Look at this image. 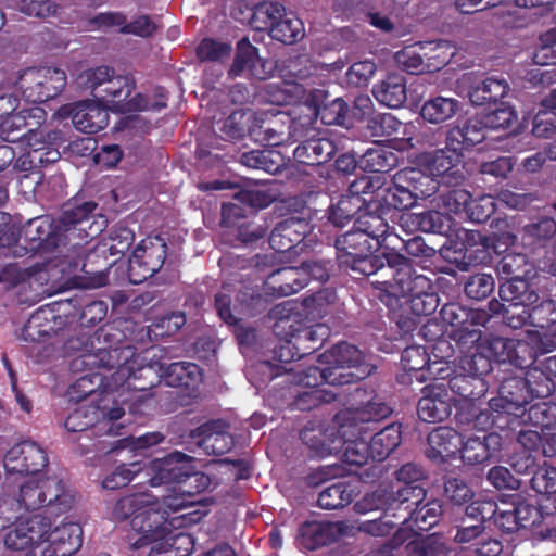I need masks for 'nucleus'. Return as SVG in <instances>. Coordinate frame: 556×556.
I'll return each instance as SVG.
<instances>
[{
	"label": "nucleus",
	"mask_w": 556,
	"mask_h": 556,
	"mask_svg": "<svg viewBox=\"0 0 556 556\" xmlns=\"http://www.w3.org/2000/svg\"><path fill=\"white\" fill-rule=\"evenodd\" d=\"M141 472H143V466L138 462L131 463L128 466L121 465L116 467V469L103 480V488L109 490L123 488Z\"/></svg>",
	"instance_id": "54"
},
{
	"label": "nucleus",
	"mask_w": 556,
	"mask_h": 556,
	"mask_svg": "<svg viewBox=\"0 0 556 556\" xmlns=\"http://www.w3.org/2000/svg\"><path fill=\"white\" fill-rule=\"evenodd\" d=\"M79 78L91 90L93 100L112 112L130 113L154 108L143 94L132 96L135 85L129 77L114 76L113 71L106 66L88 70Z\"/></svg>",
	"instance_id": "5"
},
{
	"label": "nucleus",
	"mask_w": 556,
	"mask_h": 556,
	"mask_svg": "<svg viewBox=\"0 0 556 556\" xmlns=\"http://www.w3.org/2000/svg\"><path fill=\"white\" fill-rule=\"evenodd\" d=\"M404 127V135H407V125H403L394 115L380 113L368 118L367 128L375 137H389L397 134Z\"/></svg>",
	"instance_id": "52"
},
{
	"label": "nucleus",
	"mask_w": 556,
	"mask_h": 556,
	"mask_svg": "<svg viewBox=\"0 0 556 556\" xmlns=\"http://www.w3.org/2000/svg\"><path fill=\"white\" fill-rule=\"evenodd\" d=\"M289 136L294 141L304 139L294 150V159L302 164L318 165L330 160L336 148L331 140L319 137L312 127V117H301L291 122Z\"/></svg>",
	"instance_id": "12"
},
{
	"label": "nucleus",
	"mask_w": 556,
	"mask_h": 556,
	"mask_svg": "<svg viewBox=\"0 0 556 556\" xmlns=\"http://www.w3.org/2000/svg\"><path fill=\"white\" fill-rule=\"evenodd\" d=\"M556 233V223L553 218L544 217L536 223L529 224L523 229L522 240L526 244L551 238Z\"/></svg>",
	"instance_id": "58"
},
{
	"label": "nucleus",
	"mask_w": 556,
	"mask_h": 556,
	"mask_svg": "<svg viewBox=\"0 0 556 556\" xmlns=\"http://www.w3.org/2000/svg\"><path fill=\"white\" fill-rule=\"evenodd\" d=\"M270 279L274 283L280 282L277 289L279 294L283 296L295 293L307 285V278L304 277L301 267L280 268L273 273Z\"/></svg>",
	"instance_id": "44"
},
{
	"label": "nucleus",
	"mask_w": 556,
	"mask_h": 556,
	"mask_svg": "<svg viewBox=\"0 0 556 556\" xmlns=\"http://www.w3.org/2000/svg\"><path fill=\"white\" fill-rule=\"evenodd\" d=\"M191 502L182 494L163 496L162 500L151 493H135L119 498L111 509V519L124 521L130 519L128 542L135 549L151 545L148 556H184L178 543L189 538L173 529L181 525L180 517H170Z\"/></svg>",
	"instance_id": "1"
},
{
	"label": "nucleus",
	"mask_w": 556,
	"mask_h": 556,
	"mask_svg": "<svg viewBox=\"0 0 556 556\" xmlns=\"http://www.w3.org/2000/svg\"><path fill=\"white\" fill-rule=\"evenodd\" d=\"M458 147L452 141H447L445 149L433 152L422 153L418 157V165L422 167V173L430 180L429 176L442 177L447 184L458 182L463 178L460 170L462 154Z\"/></svg>",
	"instance_id": "17"
},
{
	"label": "nucleus",
	"mask_w": 556,
	"mask_h": 556,
	"mask_svg": "<svg viewBox=\"0 0 556 556\" xmlns=\"http://www.w3.org/2000/svg\"><path fill=\"white\" fill-rule=\"evenodd\" d=\"M486 128L484 118H469L463 128H455L448 132L447 141L453 142L454 140H457L458 137H462L463 142H458V146H473L483 141Z\"/></svg>",
	"instance_id": "48"
},
{
	"label": "nucleus",
	"mask_w": 556,
	"mask_h": 556,
	"mask_svg": "<svg viewBox=\"0 0 556 556\" xmlns=\"http://www.w3.org/2000/svg\"><path fill=\"white\" fill-rule=\"evenodd\" d=\"M400 225L407 232L417 230L439 232L442 228V216L439 211H429L420 214L407 212L401 215Z\"/></svg>",
	"instance_id": "40"
},
{
	"label": "nucleus",
	"mask_w": 556,
	"mask_h": 556,
	"mask_svg": "<svg viewBox=\"0 0 556 556\" xmlns=\"http://www.w3.org/2000/svg\"><path fill=\"white\" fill-rule=\"evenodd\" d=\"M519 528H531L533 536L538 540H553L556 538V516L543 515L540 509L526 502L515 505Z\"/></svg>",
	"instance_id": "23"
},
{
	"label": "nucleus",
	"mask_w": 556,
	"mask_h": 556,
	"mask_svg": "<svg viewBox=\"0 0 556 556\" xmlns=\"http://www.w3.org/2000/svg\"><path fill=\"white\" fill-rule=\"evenodd\" d=\"M273 70V64L262 59L257 49L247 38L237 43L235 60L229 70L231 77L243 76L266 79Z\"/></svg>",
	"instance_id": "21"
},
{
	"label": "nucleus",
	"mask_w": 556,
	"mask_h": 556,
	"mask_svg": "<svg viewBox=\"0 0 556 556\" xmlns=\"http://www.w3.org/2000/svg\"><path fill=\"white\" fill-rule=\"evenodd\" d=\"M401 255L400 253L391 250L383 253L382 256L371 255L370 253H365V255L356 256L353 258L351 264H343L342 267L351 268L353 271H357L365 276L379 275V279H375L372 285L384 292L383 288L380 285H377V280H389L395 282L396 271L402 267V265H393L390 263V255Z\"/></svg>",
	"instance_id": "22"
},
{
	"label": "nucleus",
	"mask_w": 556,
	"mask_h": 556,
	"mask_svg": "<svg viewBox=\"0 0 556 556\" xmlns=\"http://www.w3.org/2000/svg\"><path fill=\"white\" fill-rule=\"evenodd\" d=\"M401 443V426L389 425L377 432L370 441L369 448L372 459L378 462L387 458Z\"/></svg>",
	"instance_id": "37"
},
{
	"label": "nucleus",
	"mask_w": 556,
	"mask_h": 556,
	"mask_svg": "<svg viewBox=\"0 0 556 556\" xmlns=\"http://www.w3.org/2000/svg\"><path fill=\"white\" fill-rule=\"evenodd\" d=\"M491 236L482 235L479 231H469L467 240L469 243L481 245L485 252L493 251L496 254L505 252L516 242V235L506 219H497L492 223Z\"/></svg>",
	"instance_id": "27"
},
{
	"label": "nucleus",
	"mask_w": 556,
	"mask_h": 556,
	"mask_svg": "<svg viewBox=\"0 0 556 556\" xmlns=\"http://www.w3.org/2000/svg\"><path fill=\"white\" fill-rule=\"evenodd\" d=\"M402 366L407 371H419L424 370L426 367L429 371L432 370L431 365H429V356L426 352L425 348L420 345H412L406 348L401 357Z\"/></svg>",
	"instance_id": "59"
},
{
	"label": "nucleus",
	"mask_w": 556,
	"mask_h": 556,
	"mask_svg": "<svg viewBox=\"0 0 556 556\" xmlns=\"http://www.w3.org/2000/svg\"><path fill=\"white\" fill-rule=\"evenodd\" d=\"M511 346V339L496 337L482 341L479 344V350H483L491 362L510 363Z\"/></svg>",
	"instance_id": "56"
},
{
	"label": "nucleus",
	"mask_w": 556,
	"mask_h": 556,
	"mask_svg": "<svg viewBox=\"0 0 556 556\" xmlns=\"http://www.w3.org/2000/svg\"><path fill=\"white\" fill-rule=\"evenodd\" d=\"M83 544V529L75 522L56 523L43 514L20 519L4 536V545L26 556H72Z\"/></svg>",
	"instance_id": "3"
},
{
	"label": "nucleus",
	"mask_w": 556,
	"mask_h": 556,
	"mask_svg": "<svg viewBox=\"0 0 556 556\" xmlns=\"http://www.w3.org/2000/svg\"><path fill=\"white\" fill-rule=\"evenodd\" d=\"M136 361L127 362L114 374L115 383L127 384L128 389L146 390L162 379L167 386L194 389L201 381L200 367L193 363L177 362L168 366L150 363L135 370Z\"/></svg>",
	"instance_id": "6"
},
{
	"label": "nucleus",
	"mask_w": 556,
	"mask_h": 556,
	"mask_svg": "<svg viewBox=\"0 0 556 556\" xmlns=\"http://www.w3.org/2000/svg\"><path fill=\"white\" fill-rule=\"evenodd\" d=\"M442 514V506L438 501L429 502L422 506L416 505L407 515L403 516L404 527L413 534L408 540L417 535V531H427L438 523Z\"/></svg>",
	"instance_id": "33"
},
{
	"label": "nucleus",
	"mask_w": 556,
	"mask_h": 556,
	"mask_svg": "<svg viewBox=\"0 0 556 556\" xmlns=\"http://www.w3.org/2000/svg\"><path fill=\"white\" fill-rule=\"evenodd\" d=\"M496 201L491 194H483L468 201L466 214L476 223H483L495 212Z\"/></svg>",
	"instance_id": "57"
},
{
	"label": "nucleus",
	"mask_w": 556,
	"mask_h": 556,
	"mask_svg": "<svg viewBox=\"0 0 556 556\" xmlns=\"http://www.w3.org/2000/svg\"><path fill=\"white\" fill-rule=\"evenodd\" d=\"M295 305L292 302H283L276 305L270 315L276 323L274 331L277 336L287 339H294L296 345L312 343L305 346L306 350H316L329 336V328L324 324H317L308 328L300 329L295 327L299 320V314L294 312Z\"/></svg>",
	"instance_id": "13"
},
{
	"label": "nucleus",
	"mask_w": 556,
	"mask_h": 556,
	"mask_svg": "<svg viewBox=\"0 0 556 556\" xmlns=\"http://www.w3.org/2000/svg\"><path fill=\"white\" fill-rule=\"evenodd\" d=\"M452 410V397L444 386L427 387L417 406L418 417L426 422H440Z\"/></svg>",
	"instance_id": "24"
},
{
	"label": "nucleus",
	"mask_w": 556,
	"mask_h": 556,
	"mask_svg": "<svg viewBox=\"0 0 556 556\" xmlns=\"http://www.w3.org/2000/svg\"><path fill=\"white\" fill-rule=\"evenodd\" d=\"M363 355L354 345L342 342L334 345L319 356L323 367L312 366L300 377L299 382L311 388L298 399L296 405L301 409H308L311 405H304L306 400L315 405L319 401L329 402L334 397L324 399L323 390L315 389L323 383L342 386L359 380L367 375L366 369L359 367Z\"/></svg>",
	"instance_id": "4"
},
{
	"label": "nucleus",
	"mask_w": 556,
	"mask_h": 556,
	"mask_svg": "<svg viewBox=\"0 0 556 556\" xmlns=\"http://www.w3.org/2000/svg\"><path fill=\"white\" fill-rule=\"evenodd\" d=\"M494 279L489 274H477L471 276L465 285L466 294L475 300L488 298L494 290Z\"/></svg>",
	"instance_id": "60"
},
{
	"label": "nucleus",
	"mask_w": 556,
	"mask_h": 556,
	"mask_svg": "<svg viewBox=\"0 0 556 556\" xmlns=\"http://www.w3.org/2000/svg\"><path fill=\"white\" fill-rule=\"evenodd\" d=\"M307 109L312 111V114L306 117H312V119L319 117L326 125L343 124L348 113V105L341 98H336L329 103L317 105L314 109Z\"/></svg>",
	"instance_id": "50"
},
{
	"label": "nucleus",
	"mask_w": 556,
	"mask_h": 556,
	"mask_svg": "<svg viewBox=\"0 0 556 556\" xmlns=\"http://www.w3.org/2000/svg\"><path fill=\"white\" fill-rule=\"evenodd\" d=\"M391 511L402 509L406 515L413 506L420 505L425 497V489L421 485H396L395 490L388 491Z\"/></svg>",
	"instance_id": "41"
},
{
	"label": "nucleus",
	"mask_w": 556,
	"mask_h": 556,
	"mask_svg": "<svg viewBox=\"0 0 556 556\" xmlns=\"http://www.w3.org/2000/svg\"><path fill=\"white\" fill-rule=\"evenodd\" d=\"M483 118L485 126L491 129H506L516 122L517 114L510 105L504 104L485 114Z\"/></svg>",
	"instance_id": "63"
},
{
	"label": "nucleus",
	"mask_w": 556,
	"mask_h": 556,
	"mask_svg": "<svg viewBox=\"0 0 556 556\" xmlns=\"http://www.w3.org/2000/svg\"><path fill=\"white\" fill-rule=\"evenodd\" d=\"M460 109L458 100L438 96L427 100L420 111L421 117L431 124H442L453 118Z\"/></svg>",
	"instance_id": "36"
},
{
	"label": "nucleus",
	"mask_w": 556,
	"mask_h": 556,
	"mask_svg": "<svg viewBox=\"0 0 556 556\" xmlns=\"http://www.w3.org/2000/svg\"><path fill=\"white\" fill-rule=\"evenodd\" d=\"M73 504V496L56 476L31 477L20 484L11 503L12 510H36L42 507L58 513L66 511Z\"/></svg>",
	"instance_id": "9"
},
{
	"label": "nucleus",
	"mask_w": 556,
	"mask_h": 556,
	"mask_svg": "<svg viewBox=\"0 0 556 556\" xmlns=\"http://www.w3.org/2000/svg\"><path fill=\"white\" fill-rule=\"evenodd\" d=\"M109 110L97 100H85L61 106L55 116L59 118L71 117L77 130L86 134H96L108 125Z\"/></svg>",
	"instance_id": "18"
},
{
	"label": "nucleus",
	"mask_w": 556,
	"mask_h": 556,
	"mask_svg": "<svg viewBox=\"0 0 556 556\" xmlns=\"http://www.w3.org/2000/svg\"><path fill=\"white\" fill-rule=\"evenodd\" d=\"M372 94L380 104L399 109L407 99L406 79L397 73L389 74L374 85Z\"/></svg>",
	"instance_id": "30"
},
{
	"label": "nucleus",
	"mask_w": 556,
	"mask_h": 556,
	"mask_svg": "<svg viewBox=\"0 0 556 556\" xmlns=\"http://www.w3.org/2000/svg\"><path fill=\"white\" fill-rule=\"evenodd\" d=\"M500 296L503 302V315L508 326L519 328L531 317L530 306L539 301V295L529 289L525 278H511L500 287Z\"/></svg>",
	"instance_id": "15"
},
{
	"label": "nucleus",
	"mask_w": 556,
	"mask_h": 556,
	"mask_svg": "<svg viewBox=\"0 0 556 556\" xmlns=\"http://www.w3.org/2000/svg\"><path fill=\"white\" fill-rule=\"evenodd\" d=\"M93 208L94 205L92 203H85L75 210L64 212L61 219L54 224L46 217L30 220L25 235L30 241L38 242L31 249H46L50 245L56 247L61 242L62 236L66 240L83 236H96L101 228L92 229L89 215Z\"/></svg>",
	"instance_id": "8"
},
{
	"label": "nucleus",
	"mask_w": 556,
	"mask_h": 556,
	"mask_svg": "<svg viewBox=\"0 0 556 556\" xmlns=\"http://www.w3.org/2000/svg\"><path fill=\"white\" fill-rule=\"evenodd\" d=\"M498 274L506 279L525 278L531 271V265L522 253H508L497 264Z\"/></svg>",
	"instance_id": "51"
},
{
	"label": "nucleus",
	"mask_w": 556,
	"mask_h": 556,
	"mask_svg": "<svg viewBox=\"0 0 556 556\" xmlns=\"http://www.w3.org/2000/svg\"><path fill=\"white\" fill-rule=\"evenodd\" d=\"M358 185H363L362 192L367 193V188H369V180L368 178L364 177L359 179V181L355 185L351 186V194L342 195L341 199L338 201V203L332 206L329 219L332 224L336 226H343V222L339 219V213L344 212L345 218H351L355 213H357L362 205L367 202L366 199L362 198L359 193Z\"/></svg>",
	"instance_id": "35"
},
{
	"label": "nucleus",
	"mask_w": 556,
	"mask_h": 556,
	"mask_svg": "<svg viewBox=\"0 0 556 556\" xmlns=\"http://www.w3.org/2000/svg\"><path fill=\"white\" fill-rule=\"evenodd\" d=\"M390 263L393 265H402L396 271L395 282L389 280H377L386 293V298L396 300L405 299L410 311L416 315H429L435 311L438 306V298L432 292L431 281L424 275L414 273L409 261L403 255H390ZM389 305L390 301L383 299Z\"/></svg>",
	"instance_id": "7"
},
{
	"label": "nucleus",
	"mask_w": 556,
	"mask_h": 556,
	"mask_svg": "<svg viewBox=\"0 0 556 556\" xmlns=\"http://www.w3.org/2000/svg\"><path fill=\"white\" fill-rule=\"evenodd\" d=\"M390 413L388 405L368 401L364 406L340 412L336 417L338 429L317 432L306 428L301 432V439L319 457L342 453L344 463L362 466L371 457L365 441V435L371 431L369 424L388 417Z\"/></svg>",
	"instance_id": "2"
},
{
	"label": "nucleus",
	"mask_w": 556,
	"mask_h": 556,
	"mask_svg": "<svg viewBox=\"0 0 556 556\" xmlns=\"http://www.w3.org/2000/svg\"><path fill=\"white\" fill-rule=\"evenodd\" d=\"M354 226L366 235L377 249L386 240L393 243L392 236L389 233L390 227L380 215L365 212L357 217Z\"/></svg>",
	"instance_id": "38"
},
{
	"label": "nucleus",
	"mask_w": 556,
	"mask_h": 556,
	"mask_svg": "<svg viewBox=\"0 0 556 556\" xmlns=\"http://www.w3.org/2000/svg\"><path fill=\"white\" fill-rule=\"evenodd\" d=\"M231 14L236 20L250 22L256 29H268L271 36V29L283 16L285 8L280 3L267 1L258 4L254 10H240L238 13L232 12Z\"/></svg>",
	"instance_id": "31"
},
{
	"label": "nucleus",
	"mask_w": 556,
	"mask_h": 556,
	"mask_svg": "<svg viewBox=\"0 0 556 556\" xmlns=\"http://www.w3.org/2000/svg\"><path fill=\"white\" fill-rule=\"evenodd\" d=\"M509 91V85L504 78L486 77L477 81L469 90V99L475 105L496 103Z\"/></svg>",
	"instance_id": "34"
},
{
	"label": "nucleus",
	"mask_w": 556,
	"mask_h": 556,
	"mask_svg": "<svg viewBox=\"0 0 556 556\" xmlns=\"http://www.w3.org/2000/svg\"><path fill=\"white\" fill-rule=\"evenodd\" d=\"M166 257V243L160 237H148L135 248L128 264V277L138 285L157 273Z\"/></svg>",
	"instance_id": "16"
},
{
	"label": "nucleus",
	"mask_w": 556,
	"mask_h": 556,
	"mask_svg": "<svg viewBox=\"0 0 556 556\" xmlns=\"http://www.w3.org/2000/svg\"><path fill=\"white\" fill-rule=\"evenodd\" d=\"M16 86L27 102L41 103L65 88L66 75L53 67L28 68L20 76Z\"/></svg>",
	"instance_id": "14"
},
{
	"label": "nucleus",
	"mask_w": 556,
	"mask_h": 556,
	"mask_svg": "<svg viewBox=\"0 0 556 556\" xmlns=\"http://www.w3.org/2000/svg\"><path fill=\"white\" fill-rule=\"evenodd\" d=\"M462 438L456 430L450 427H439L428 435L429 458L441 462L454 456L460 450Z\"/></svg>",
	"instance_id": "29"
},
{
	"label": "nucleus",
	"mask_w": 556,
	"mask_h": 556,
	"mask_svg": "<svg viewBox=\"0 0 556 556\" xmlns=\"http://www.w3.org/2000/svg\"><path fill=\"white\" fill-rule=\"evenodd\" d=\"M470 193L464 189L448 190L444 193H441L434 200L435 207L441 211L439 212L440 215H459L464 212L466 213L468 201L470 200Z\"/></svg>",
	"instance_id": "47"
},
{
	"label": "nucleus",
	"mask_w": 556,
	"mask_h": 556,
	"mask_svg": "<svg viewBox=\"0 0 556 556\" xmlns=\"http://www.w3.org/2000/svg\"><path fill=\"white\" fill-rule=\"evenodd\" d=\"M393 523L382 519L366 521H325L307 522L300 529L303 539L309 540L306 543L308 548H316L346 536H353L356 532H365L370 535H386L393 528Z\"/></svg>",
	"instance_id": "10"
},
{
	"label": "nucleus",
	"mask_w": 556,
	"mask_h": 556,
	"mask_svg": "<svg viewBox=\"0 0 556 556\" xmlns=\"http://www.w3.org/2000/svg\"><path fill=\"white\" fill-rule=\"evenodd\" d=\"M502 448V437L497 433L468 438L460 444V455L468 465L482 464Z\"/></svg>",
	"instance_id": "28"
},
{
	"label": "nucleus",
	"mask_w": 556,
	"mask_h": 556,
	"mask_svg": "<svg viewBox=\"0 0 556 556\" xmlns=\"http://www.w3.org/2000/svg\"><path fill=\"white\" fill-rule=\"evenodd\" d=\"M531 488L540 494H556V468L544 466L534 471Z\"/></svg>",
	"instance_id": "62"
},
{
	"label": "nucleus",
	"mask_w": 556,
	"mask_h": 556,
	"mask_svg": "<svg viewBox=\"0 0 556 556\" xmlns=\"http://www.w3.org/2000/svg\"><path fill=\"white\" fill-rule=\"evenodd\" d=\"M308 230L309 225L304 218L288 217L274 228L269 244L278 252H288L302 242Z\"/></svg>",
	"instance_id": "25"
},
{
	"label": "nucleus",
	"mask_w": 556,
	"mask_h": 556,
	"mask_svg": "<svg viewBox=\"0 0 556 556\" xmlns=\"http://www.w3.org/2000/svg\"><path fill=\"white\" fill-rule=\"evenodd\" d=\"M304 36V26L292 13H286L271 29V38L283 43H293Z\"/></svg>",
	"instance_id": "46"
},
{
	"label": "nucleus",
	"mask_w": 556,
	"mask_h": 556,
	"mask_svg": "<svg viewBox=\"0 0 556 556\" xmlns=\"http://www.w3.org/2000/svg\"><path fill=\"white\" fill-rule=\"evenodd\" d=\"M389 501L390 497H388V490L379 488L371 494H367L356 502L354 504V510L358 514H367L380 508H383L386 511H391Z\"/></svg>",
	"instance_id": "61"
},
{
	"label": "nucleus",
	"mask_w": 556,
	"mask_h": 556,
	"mask_svg": "<svg viewBox=\"0 0 556 556\" xmlns=\"http://www.w3.org/2000/svg\"><path fill=\"white\" fill-rule=\"evenodd\" d=\"M231 47L228 43L203 39L197 48V54L202 61H222L228 58Z\"/></svg>",
	"instance_id": "64"
},
{
	"label": "nucleus",
	"mask_w": 556,
	"mask_h": 556,
	"mask_svg": "<svg viewBox=\"0 0 556 556\" xmlns=\"http://www.w3.org/2000/svg\"><path fill=\"white\" fill-rule=\"evenodd\" d=\"M422 43L428 72L440 70L446 65L455 54V48L448 41L440 40Z\"/></svg>",
	"instance_id": "45"
},
{
	"label": "nucleus",
	"mask_w": 556,
	"mask_h": 556,
	"mask_svg": "<svg viewBox=\"0 0 556 556\" xmlns=\"http://www.w3.org/2000/svg\"><path fill=\"white\" fill-rule=\"evenodd\" d=\"M357 494L354 485L338 482L324 489L318 495V505L324 509H339L349 505Z\"/></svg>",
	"instance_id": "39"
},
{
	"label": "nucleus",
	"mask_w": 556,
	"mask_h": 556,
	"mask_svg": "<svg viewBox=\"0 0 556 556\" xmlns=\"http://www.w3.org/2000/svg\"><path fill=\"white\" fill-rule=\"evenodd\" d=\"M51 318H53V314L50 309L40 308L36 311L23 328V339L30 342H40L49 337L54 331Z\"/></svg>",
	"instance_id": "42"
},
{
	"label": "nucleus",
	"mask_w": 556,
	"mask_h": 556,
	"mask_svg": "<svg viewBox=\"0 0 556 556\" xmlns=\"http://www.w3.org/2000/svg\"><path fill=\"white\" fill-rule=\"evenodd\" d=\"M195 444L206 454L220 455L231 450L233 440L223 421H212L199 427L192 434Z\"/></svg>",
	"instance_id": "26"
},
{
	"label": "nucleus",
	"mask_w": 556,
	"mask_h": 556,
	"mask_svg": "<svg viewBox=\"0 0 556 556\" xmlns=\"http://www.w3.org/2000/svg\"><path fill=\"white\" fill-rule=\"evenodd\" d=\"M435 190L430 180L420 169L405 168L394 176L392 185L379 186L375 191L376 201H382L388 207L408 210L418 197H428Z\"/></svg>",
	"instance_id": "11"
},
{
	"label": "nucleus",
	"mask_w": 556,
	"mask_h": 556,
	"mask_svg": "<svg viewBox=\"0 0 556 556\" xmlns=\"http://www.w3.org/2000/svg\"><path fill=\"white\" fill-rule=\"evenodd\" d=\"M530 341L525 339H511L510 363L519 367H526L534 363L538 353V338L528 334Z\"/></svg>",
	"instance_id": "49"
},
{
	"label": "nucleus",
	"mask_w": 556,
	"mask_h": 556,
	"mask_svg": "<svg viewBox=\"0 0 556 556\" xmlns=\"http://www.w3.org/2000/svg\"><path fill=\"white\" fill-rule=\"evenodd\" d=\"M134 232L126 227H117L111 231L110 237L102 244L101 252L109 251L110 255L124 254L132 244Z\"/></svg>",
	"instance_id": "55"
},
{
	"label": "nucleus",
	"mask_w": 556,
	"mask_h": 556,
	"mask_svg": "<svg viewBox=\"0 0 556 556\" xmlns=\"http://www.w3.org/2000/svg\"><path fill=\"white\" fill-rule=\"evenodd\" d=\"M394 59L401 68L412 74L428 71L422 42H416L403 48L395 53Z\"/></svg>",
	"instance_id": "43"
},
{
	"label": "nucleus",
	"mask_w": 556,
	"mask_h": 556,
	"mask_svg": "<svg viewBox=\"0 0 556 556\" xmlns=\"http://www.w3.org/2000/svg\"><path fill=\"white\" fill-rule=\"evenodd\" d=\"M194 459L181 452H174L161 459L152 460L143 472L149 477L151 486L181 483L185 477L190 476Z\"/></svg>",
	"instance_id": "19"
},
{
	"label": "nucleus",
	"mask_w": 556,
	"mask_h": 556,
	"mask_svg": "<svg viewBox=\"0 0 556 556\" xmlns=\"http://www.w3.org/2000/svg\"><path fill=\"white\" fill-rule=\"evenodd\" d=\"M47 463L46 452L37 443L28 440L12 446L4 457V468L9 475L36 477Z\"/></svg>",
	"instance_id": "20"
},
{
	"label": "nucleus",
	"mask_w": 556,
	"mask_h": 556,
	"mask_svg": "<svg viewBox=\"0 0 556 556\" xmlns=\"http://www.w3.org/2000/svg\"><path fill=\"white\" fill-rule=\"evenodd\" d=\"M336 247L340 265L351 264L354 257L365 255V253H370L377 249L369 238L355 226L337 239Z\"/></svg>",
	"instance_id": "32"
},
{
	"label": "nucleus",
	"mask_w": 556,
	"mask_h": 556,
	"mask_svg": "<svg viewBox=\"0 0 556 556\" xmlns=\"http://www.w3.org/2000/svg\"><path fill=\"white\" fill-rule=\"evenodd\" d=\"M407 542L413 551L419 552L420 556H450L452 553V548L438 535H430L422 540L412 538Z\"/></svg>",
	"instance_id": "53"
}]
</instances>
